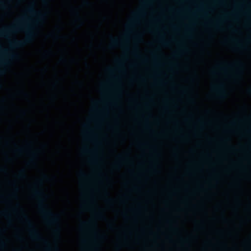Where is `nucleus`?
<instances>
[{"label": "nucleus", "instance_id": "1", "mask_svg": "<svg viewBox=\"0 0 251 251\" xmlns=\"http://www.w3.org/2000/svg\"><path fill=\"white\" fill-rule=\"evenodd\" d=\"M27 20L26 17L24 16L18 20L16 23L11 26L6 27L0 31V36H6L10 33L17 31H24L26 36L23 40H15L11 44V46L15 48L23 47L26 45L33 41L35 37V33L32 26L26 24Z\"/></svg>", "mask_w": 251, "mask_h": 251}, {"label": "nucleus", "instance_id": "12", "mask_svg": "<svg viewBox=\"0 0 251 251\" xmlns=\"http://www.w3.org/2000/svg\"><path fill=\"white\" fill-rule=\"evenodd\" d=\"M111 44L114 46H117L119 44V41L117 39L111 36Z\"/></svg>", "mask_w": 251, "mask_h": 251}, {"label": "nucleus", "instance_id": "27", "mask_svg": "<svg viewBox=\"0 0 251 251\" xmlns=\"http://www.w3.org/2000/svg\"><path fill=\"white\" fill-rule=\"evenodd\" d=\"M151 55H152V56L154 58H156L157 56L156 55V53L155 52H152L151 53Z\"/></svg>", "mask_w": 251, "mask_h": 251}, {"label": "nucleus", "instance_id": "14", "mask_svg": "<svg viewBox=\"0 0 251 251\" xmlns=\"http://www.w3.org/2000/svg\"><path fill=\"white\" fill-rule=\"evenodd\" d=\"M37 152H32L31 153V158L30 160L29 163H32L33 162V160L37 156Z\"/></svg>", "mask_w": 251, "mask_h": 251}, {"label": "nucleus", "instance_id": "17", "mask_svg": "<svg viewBox=\"0 0 251 251\" xmlns=\"http://www.w3.org/2000/svg\"><path fill=\"white\" fill-rule=\"evenodd\" d=\"M246 15L249 20H251V13L250 11L246 12Z\"/></svg>", "mask_w": 251, "mask_h": 251}, {"label": "nucleus", "instance_id": "16", "mask_svg": "<svg viewBox=\"0 0 251 251\" xmlns=\"http://www.w3.org/2000/svg\"><path fill=\"white\" fill-rule=\"evenodd\" d=\"M160 42L164 46H167L168 45L169 42L164 39L161 38L160 39Z\"/></svg>", "mask_w": 251, "mask_h": 251}, {"label": "nucleus", "instance_id": "42", "mask_svg": "<svg viewBox=\"0 0 251 251\" xmlns=\"http://www.w3.org/2000/svg\"><path fill=\"white\" fill-rule=\"evenodd\" d=\"M120 159H123L122 157L121 156H119Z\"/></svg>", "mask_w": 251, "mask_h": 251}, {"label": "nucleus", "instance_id": "19", "mask_svg": "<svg viewBox=\"0 0 251 251\" xmlns=\"http://www.w3.org/2000/svg\"><path fill=\"white\" fill-rule=\"evenodd\" d=\"M96 215L99 218H102L103 217V214L101 212H98L96 214Z\"/></svg>", "mask_w": 251, "mask_h": 251}, {"label": "nucleus", "instance_id": "39", "mask_svg": "<svg viewBox=\"0 0 251 251\" xmlns=\"http://www.w3.org/2000/svg\"><path fill=\"white\" fill-rule=\"evenodd\" d=\"M212 72L213 74H215L216 73V72L215 71H213Z\"/></svg>", "mask_w": 251, "mask_h": 251}, {"label": "nucleus", "instance_id": "20", "mask_svg": "<svg viewBox=\"0 0 251 251\" xmlns=\"http://www.w3.org/2000/svg\"><path fill=\"white\" fill-rule=\"evenodd\" d=\"M54 233L55 234H57V235H59V233H60V229L59 228H56L54 230Z\"/></svg>", "mask_w": 251, "mask_h": 251}, {"label": "nucleus", "instance_id": "25", "mask_svg": "<svg viewBox=\"0 0 251 251\" xmlns=\"http://www.w3.org/2000/svg\"><path fill=\"white\" fill-rule=\"evenodd\" d=\"M0 214L6 216L7 215V212H0Z\"/></svg>", "mask_w": 251, "mask_h": 251}, {"label": "nucleus", "instance_id": "6", "mask_svg": "<svg viewBox=\"0 0 251 251\" xmlns=\"http://www.w3.org/2000/svg\"><path fill=\"white\" fill-rule=\"evenodd\" d=\"M27 12L31 14L35 15L37 18L36 22L41 21L44 19L45 14L40 12H37L35 10L33 5L28 7L27 9Z\"/></svg>", "mask_w": 251, "mask_h": 251}, {"label": "nucleus", "instance_id": "5", "mask_svg": "<svg viewBox=\"0 0 251 251\" xmlns=\"http://www.w3.org/2000/svg\"><path fill=\"white\" fill-rule=\"evenodd\" d=\"M237 82H238V74H236V136L237 135ZM237 152V142H236V153ZM236 173H251V171H241L239 169L237 160V155H236Z\"/></svg>", "mask_w": 251, "mask_h": 251}, {"label": "nucleus", "instance_id": "40", "mask_svg": "<svg viewBox=\"0 0 251 251\" xmlns=\"http://www.w3.org/2000/svg\"><path fill=\"white\" fill-rule=\"evenodd\" d=\"M81 176H85V175H84L83 173H82V174H81Z\"/></svg>", "mask_w": 251, "mask_h": 251}, {"label": "nucleus", "instance_id": "29", "mask_svg": "<svg viewBox=\"0 0 251 251\" xmlns=\"http://www.w3.org/2000/svg\"><path fill=\"white\" fill-rule=\"evenodd\" d=\"M22 148H17V150H16V151H18V152H22Z\"/></svg>", "mask_w": 251, "mask_h": 251}, {"label": "nucleus", "instance_id": "4", "mask_svg": "<svg viewBox=\"0 0 251 251\" xmlns=\"http://www.w3.org/2000/svg\"><path fill=\"white\" fill-rule=\"evenodd\" d=\"M213 89L217 94V95L214 96L218 98H223L228 96L225 95V86L224 83L222 82H219L216 85H214L213 86Z\"/></svg>", "mask_w": 251, "mask_h": 251}, {"label": "nucleus", "instance_id": "38", "mask_svg": "<svg viewBox=\"0 0 251 251\" xmlns=\"http://www.w3.org/2000/svg\"><path fill=\"white\" fill-rule=\"evenodd\" d=\"M42 180H39V181H38V183H39V184H41V183H42Z\"/></svg>", "mask_w": 251, "mask_h": 251}, {"label": "nucleus", "instance_id": "33", "mask_svg": "<svg viewBox=\"0 0 251 251\" xmlns=\"http://www.w3.org/2000/svg\"><path fill=\"white\" fill-rule=\"evenodd\" d=\"M0 6H1L2 7H3V6H4L3 3L1 1H0Z\"/></svg>", "mask_w": 251, "mask_h": 251}, {"label": "nucleus", "instance_id": "36", "mask_svg": "<svg viewBox=\"0 0 251 251\" xmlns=\"http://www.w3.org/2000/svg\"><path fill=\"white\" fill-rule=\"evenodd\" d=\"M43 178L45 179H47L48 178V177L46 175H44Z\"/></svg>", "mask_w": 251, "mask_h": 251}, {"label": "nucleus", "instance_id": "37", "mask_svg": "<svg viewBox=\"0 0 251 251\" xmlns=\"http://www.w3.org/2000/svg\"><path fill=\"white\" fill-rule=\"evenodd\" d=\"M85 4H86V5H89V2H88V1H86V2H85Z\"/></svg>", "mask_w": 251, "mask_h": 251}, {"label": "nucleus", "instance_id": "24", "mask_svg": "<svg viewBox=\"0 0 251 251\" xmlns=\"http://www.w3.org/2000/svg\"><path fill=\"white\" fill-rule=\"evenodd\" d=\"M246 121L249 123L251 120V115L246 118Z\"/></svg>", "mask_w": 251, "mask_h": 251}, {"label": "nucleus", "instance_id": "10", "mask_svg": "<svg viewBox=\"0 0 251 251\" xmlns=\"http://www.w3.org/2000/svg\"><path fill=\"white\" fill-rule=\"evenodd\" d=\"M19 178H24L26 177L25 172L24 170H21L17 175Z\"/></svg>", "mask_w": 251, "mask_h": 251}, {"label": "nucleus", "instance_id": "13", "mask_svg": "<svg viewBox=\"0 0 251 251\" xmlns=\"http://www.w3.org/2000/svg\"><path fill=\"white\" fill-rule=\"evenodd\" d=\"M4 52L9 58L13 59V58H16L18 57L17 54H15L14 53H8V52H7V50H4Z\"/></svg>", "mask_w": 251, "mask_h": 251}, {"label": "nucleus", "instance_id": "26", "mask_svg": "<svg viewBox=\"0 0 251 251\" xmlns=\"http://www.w3.org/2000/svg\"><path fill=\"white\" fill-rule=\"evenodd\" d=\"M84 151L86 152H87V153H92V151H90V150L87 149V148L84 150Z\"/></svg>", "mask_w": 251, "mask_h": 251}, {"label": "nucleus", "instance_id": "9", "mask_svg": "<svg viewBox=\"0 0 251 251\" xmlns=\"http://www.w3.org/2000/svg\"><path fill=\"white\" fill-rule=\"evenodd\" d=\"M216 68L220 72H224L225 71V64L223 62L219 63L216 65Z\"/></svg>", "mask_w": 251, "mask_h": 251}, {"label": "nucleus", "instance_id": "28", "mask_svg": "<svg viewBox=\"0 0 251 251\" xmlns=\"http://www.w3.org/2000/svg\"><path fill=\"white\" fill-rule=\"evenodd\" d=\"M108 71L110 73H112L113 72V70L112 68H108Z\"/></svg>", "mask_w": 251, "mask_h": 251}, {"label": "nucleus", "instance_id": "31", "mask_svg": "<svg viewBox=\"0 0 251 251\" xmlns=\"http://www.w3.org/2000/svg\"><path fill=\"white\" fill-rule=\"evenodd\" d=\"M91 223L90 222H89V223H86V222H83V225H85V226H87L88 225H89Z\"/></svg>", "mask_w": 251, "mask_h": 251}, {"label": "nucleus", "instance_id": "8", "mask_svg": "<svg viewBox=\"0 0 251 251\" xmlns=\"http://www.w3.org/2000/svg\"><path fill=\"white\" fill-rule=\"evenodd\" d=\"M143 9L142 8L137 13H134V18L132 21V23L129 25V26H131L132 23L135 22L138 18V17L141 15L143 14Z\"/></svg>", "mask_w": 251, "mask_h": 251}, {"label": "nucleus", "instance_id": "30", "mask_svg": "<svg viewBox=\"0 0 251 251\" xmlns=\"http://www.w3.org/2000/svg\"><path fill=\"white\" fill-rule=\"evenodd\" d=\"M222 156L223 155H222V154L221 153L219 154L218 156L217 157L218 159H219V160L221 159L222 158Z\"/></svg>", "mask_w": 251, "mask_h": 251}, {"label": "nucleus", "instance_id": "15", "mask_svg": "<svg viewBox=\"0 0 251 251\" xmlns=\"http://www.w3.org/2000/svg\"><path fill=\"white\" fill-rule=\"evenodd\" d=\"M245 133L248 135L251 134V126H250L246 128Z\"/></svg>", "mask_w": 251, "mask_h": 251}, {"label": "nucleus", "instance_id": "18", "mask_svg": "<svg viewBox=\"0 0 251 251\" xmlns=\"http://www.w3.org/2000/svg\"><path fill=\"white\" fill-rule=\"evenodd\" d=\"M246 42L247 43L249 44L251 42V36H248L246 39Z\"/></svg>", "mask_w": 251, "mask_h": 251}, {"label": "nucleus", "instance_id": "41", "mask_svg": "<svg viewBox=\"0 0 251 251\" xmlns=\"http://www.w3.org/2000/svg\"><path fill=\"white\" fill-rule=\"evenodd\" d=\"M78 21H81V19H80V18L79 17V18L78 19Z\"/></svg>", "mask_w": 251, "mask_h": 251}, {"label": "nucleus", "instance_id": "2", "mask_svg": "<svg viewBox=\"0 0 251 251\" xmlns=\"http://www.w3.org/2000/svg\"><path fill=\"white\" fill-rule=\"evenodd\" d=\"M34 196L38 198L39 208L40 212L46 217L50 218L47 219L48 223L52 225H57L58 224L60 218L58 214L53 213L50 210H47L44 204L45 199L43 192L37 189H34L33 191Z\"/></svg>", "mask_w": 251, "mask_h": 251}, {"label": "nucleus", "instance_id": "35", "mask_svg": "<svg viewBox=\"0 0 251 251\" xmlns=\"http://www.w3.org/2000/svg\"><path fill=\"white\" fill-rule=\"evenodd\" d=\"M0 171L1 172H4L5 171V169L4 168H0Z\"/></svg>", "mask_w": 251, "mask_h": 251}, {"label": "nucleus", "instance_id": "21", "mask_svg": "<svg viewBox=\"0 0 251 251\" xmlns=\"http://www.w3.org/2000/svg\"><path fill=\"white\" fill-rule=\"evenodd\" d=\"M1 64H4V65H7L8 64V61L7 60L5 59V60L2 61L1 62Z\"/></svg>", "mask_w": 251, "mask_h": 251}, {"label": "nucleus", "instance_id": "22", "mask_svg": "<svg viewBox=\"0 0 251 251\" xmlns=\"http://www.w3.org/2000/svg\"><path fill=\"white\" fill-rule=\"evenodd\" d=\"M247 93L248 94L251 96V87L247 90Z\"/></svg>", "mask_w": 251, "mask_h": 251}, {"label": "nucleus", "instance_id": "34", "mask_svg": "<svg viewBox=\"0 0 251 251\" xmlns=\"http://www.w3.org/2000/svg\"><path fill=\"white\" fill-rule=\"evenodd\" d=\"M179 51H177V52L175 53V55L176 56H178L179 55Z\"/></svg>", "mask_w": 251, "mask_h": 251}, {"label": "nucleus", "instance_id": "7", "mask_svg": "<svg viewBox=\"0 0 251 251\" xmlns=\"http://www.w3.org/2000/svg\"><path fill=\"white\" fill-rule=\"evenodd\" d=\"M223 23V18L220 17L218 20L215 21L214 25L215 28L220 30L221 29V26Z\"/></svg>", "mask_w": 251, "mask_h": 251}, {"label": "nucleus", "instance_id": "11", "mask_svg": "<svg viewBox=\"0 0 251 251\" xmlns=\"http://www.w3.org/2000/svg\"><path fill=\"white\" fill-rule=\"evenodd\" d=\"M151 1H152V0H142L141 4H142V7H147L149 5H150V4L151 3Z\"/></svg>", "mask_w": 251, "mask_h": 251}, {"label": "nucleus", "instance_id": "43", "mask_svg": "<svg viewBox=\"0 0 251 251\" xmlns=\"http://www.w3.org/2000/svg\"><path fill=\"white\" fill-rule=\"evenodd\" d=\"M1 88H2L1 85H0V89H1Z\"/></svg>", "mask_w": 251, "mask_h": 251}, {"label": "nucleus", "instance_id": "3", "mask_svg": "<svg viewBox=\"0 0 251 251\" xmlns=\"http://www.w3.org/2000/svg\"><path fill=\"white\" fill-rule=\"evenodd\" d=\"M24 217L26 220L28 226L31 228L30 230V234L32 238L36 240H41L42 238L39 232L34 228V226L26 215H24Z\"/></svg>", "mask_w": 251, "mask_h": 251}, {"label": "nucleus", "instance_id": "32", "mask_svg": "<svg viewBox=\"0 0 251 251\" xmlns=\"http://www.w3.org/2000/svg\"><path fill=\"white\" fill-rule=\"evenodd\" d=\"M4 73V71L0 69V75H3Z\"/></svg>", "mask_w": 251, "mask_h": 251}, {"label": "nucleus", "instance_id": "44", "mask_svg": "<svg viewBox=\"0 0 251 251\" xmlns=\"http://www.w3.org/2000/svg\"><path fill=\"white\" fill-rule=\"evenodd\" d=\"M45 243H46V244H48V243L47 242H46V241H45Z\"/></svg>", "mask_w": 251, "mask_h": 251}, {"label": "nucleus", "instance_id": "23", "mask_svg": "<svg viewBox=\"0 0 251 251\" xmlns=\"http://www.w3.org/2000/svg\"><path fill=\"white\" fill-rule=\"evenodd\" d=\"M49 251H60L57 248H55V249L53 250H51L50 248L48 249Z\"/></svg>", "mask_w": 251, "mask_h": 251}]
</instances>
